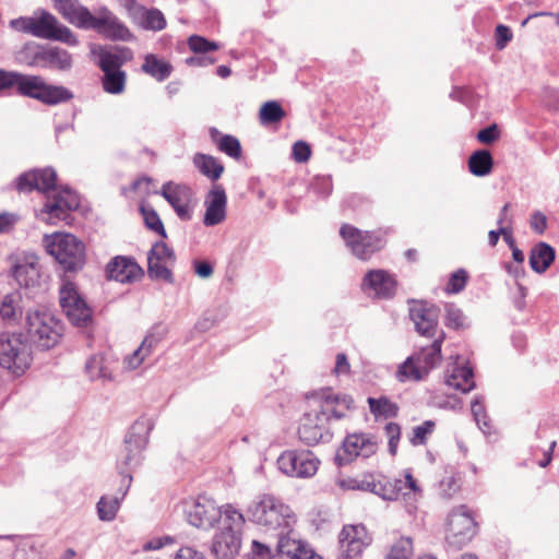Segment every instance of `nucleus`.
Instances as JSON below:
<instances>
[{"instance_id":"obj_1","label":"nucleus","mask_w":559,"mask_h":559,"mask_svg":"<svg viewBox=\"0 0 559 559\" xmlns=\"http://www.w3.org/2000/svg\"><path fill=\"white\" fill-rule=\"evenodd\" d=\"M57 174L55 169L47 167L43 169H33L20 175L16 178L15 187L20 192H32L37 190L47 195V201L40 211V217L48 224L66 222L70 217V212L80 205V199L76 192L69 188L57 190Z\"/></svg>"},{"instance_id":"obj_2","label":"nucleus","mask_w":559,"mask_h":559,"mask_svg":"<svg viewBox=\"0 0 559 559\" xmlns=\"http://www.w3.org/2000/svg\"><path fill=\"white\" fill-rule=\"evenodd\" d=\"M317 399L321 402L320 409L305 414L298 429L299 439L307 445H316L321 441H329L331 439L329 429L330 417L340 419L344 416V414L336 409L329 408V405L338 401L337 396L332 395L330 389H325L317 394Z\"/></svg>"},{"instance_id":"obj_3","label":"nucleus","mask_w":559,"mask_h":559,"mask_svg":"<svg viewBox=\"0 0 559 559\" xmlns=\"http://www.w3.org/2000/svg\"><path fill=\"white\" fill-rule=\"evenodd\" d=\"M249 520L269 530H286L290 526L293 512L281 499L273 495H261L253 500L248 509Z\"/></svg>"},{"instance_id":"obj_4","label":"nucleus","mask_w":559,"mask_h":559,"mask_svg":"<svg viewBox=\"0 0 559 559\" xmlns=\"http://www.w3.org/2000/svg\"><path fill=\"white\" fill-rule=\"evenodd\" d=\"M44 245L66 272H76L85 264V246L71 234L45 236Z\"/></svg>"},{"instance_id":"obj_5","label":"nucleus","mask_w":559,"mask_h":559,"mask_svg":"<svg viewBox=\"0 0 559 559\" xmlns=\"http://www.w3.org/2000/svg\"><path fill=\"white\" fill-rule=\"evenodd\" d=\"M29 341L40 349H49L62 336V323L46 310H28L25 324Z\"/></svg>"},{"instance_id":"obj_6","label":"nucleus","mask_w":559,"mask_h":559,"mask_svg":"<svg viewBox=\"0 0 559 559\" xmlns=\"http://www.w3.org/2000/svg\"><path fill=\"white\" fill-rule=\"evenodd\" d=\"M14 87L19 95L34 98L49 106L67 103L73 98L71 91L63 86L50 85L39 75L16 72Z\"/></svg>"},{"instance_id":"obj_7","label":"nucleus","mask_w":559,"mask_h":559,"mask_svg":"<svg viewBox=\"0 0 559 559\" xmlns=\"http://www.w3.org/2000/svg\"><path fill=\"white\" fill-rule=\"evenodd\" d=\"M31 347L20 333H0V366L20 377L31 366Z\"/></svg>"},{"instance_id":"obj_8","label":"nucleus","mask_w":559,"mask_h":559,"mask_svg":"<svg viewBox=\"0 0 559 559\" xmlns=\"http://www.w3.org/2000/svg\"><path fill=\"white\" fill-rule=\"evenodd\" d=\"M340 235L350 252L360 260H368L381 250L385 240L378 231H364L349 224H343Z\"/></svg>"},{"instance_id":"obj_9","label":"nucleus","mask_w":559,"mask_h":559,"mask_svg":"<svg viewBox=\"0 0 559 559\" xmlns=\"http://www.w3.org/2000/svg\"><path fill=\"white\" fill-rule=\"evenodd\" d=\"M476 522L465 506L451 510L447 519L445 542L448 547L459 550L472 540Z\"/></svg>"},{"instance_id":"obj_10","label":"nucleus","mask_w":559,"mask_h":559,"mask_svg":"<svg viewBox=\"0 0 559 559\" xmlns=\"http://www.w3.org/2000/svg\"><path fill=\"white\" fill-rule=\"evenodd\" d=\"M150 427L142 421L132 425L124 439L123 457L118 464L122 479L127 474L131 475L134 467L139 466L142 460V452L148 442Z\"/></svg>"},{"instance_id":"obj_11","label":"nucleus","mask_w":559,"mask_h":559,"mask_svg":"<svg viewBox=\"0 0 559 559\" xmlns=\"http://www.w3.org/2000/svg\"><path fill=\"white\" fill-rule=\"evenodd\" d=\"M60 306L69 321L76 326H86L92 321V309L78 292L74 283L63 280L59 289Z\"/></svg>"},{"instance_id":"obj_12","label":"nucleus","mask_w":559,"mask_h":559,"mask_svg":"<svg viewBox=\"0 0 559 559\" xmlns=\"http://www.w3.org/2000/svg\"><path fill=\"white\" fill-rule=\"evenodd\" d=\"M277 465L288 476L307 478L317 473L319 460L310 451L288 450L280 455Z\"/></svg>"},{"instance_id":"obj_13","label":"nucleus","mask_w":559,"mask_h":559,"mask_svg":"<svg viewBox=\"0 0 559 559\" xmlns=\"http://www.w3.org/2000/svg\"><path fill=\"white\" fill-rule=\"evenodd\" d=\"M86 29H94L110 40L132 41L133 34L110 10L100 8L97 15H91Z\"/></svg>"},{"instance_id":"obj_14","label":"nucleus","mask_w":559,"mask_h":559,"mask_svg":"<svg viewBox=\"0 0 559 559\" xmlns=\"http://www.w3.org/2000/svg\"><path fill=\"white\" fill-rule=\"evenodd\" d=\"M186 516L191 525L206 530L222 518V509L216 506L214 500L199 496L187 504Z\"/></svg>"},{"instance_id":"obj_15","label":"nucleus","mask_w":559,"mask_h":559,"mask_svg":"<svg viewBox=\"0 0 559 559\" xmlns=\"http://www.w3.org/2000/svg\"><path fill=\"white\" fill-rule=\"evenodd\" d=\"M33 36L46 39L60 40L69 45H76L78 40L70 28L60 24L58 20L47 11H40L34 15Z\"/></svg>"},{"instance_id":"obj_16","label":"nucleus","mask_w":559,"mask_h":559,"mask_svg":"<svg viewBox=\"0 0 559 559\" xmlns=\"http://www.w3.org/2000/svg\"><path fill=\"white\" fill-rule=\"evenodd\" d=\"M160 194L171 205L180 219L190 221L192 218L190 203L193 192L189 186L167 181L162 186Z\"/></svg>"},{"instance_id":"obj_17","label":"nucleus","mask_w":559,"mask_h":559,"mask_svg":"<svg viewBox=\"0 0 559 559\" xmlns=\"http://www.w3.org/2000/svg\"><path fill=\"white\" fill-rule=\"evenodd\" d=\"M377 442L372 437L365 433H354L348 436L336 453V461L340 465L352 462L357 456L369 457L377 451Z\"/></svg>"},{"instance_id":"obj_18","label":"nucleus","mask_w":559,"mask_h":559,"mask_svg":"<svg viewBox=\"0 0 559 559\" xmlns=\"http://www.w3.org/2000/svg\"><path fill=\"white\" fill-rule=\"evenodd\" d=\"M409 318L420 335L438 337L439 309L436 306L414 301L409 307Z\"/></svg>"},{"instance_id":"obj_19","label":"nucleus","mask_w":559,"mask_h":559,"mask_svg":"<svg viewBox=\"0 0 559 559\" xmlns=\"http://www.w3.org/2000/svg\"><path fill=\"white\" fill-rule=\"evenodd\" d=\"M242 533L230 527H219L213 536L210 551L215 559H231L241 548Z\"/></svg>"},{"instance_id":"obj_20","label":"nucleus","mask_w":559,"mask_h":559,"mask_svg":"<svg viewBox=\"0 0 559 559\" xmlns=\"http://www.w3.org/2000/svg\"><path fill=\"white\" fill-rule=\"evenodd\" d=\"M371 543L364 525H345L340 534V549L343 556L348 559L359 556Z\"/></svg>"},{"instance_id":"obj_21","label":"nucleus","mask_w":559,"mask_h":559,"mask_svg":"<svg viewBox=\"0 0 559 559\" xmlns=\"http://www.w3.org/2000/svg\"><path fill=\"white\" fill-rule=\"evenodd\" d=\"M204 205L205 214L203 224L205 226L212 227L225 221L227 197L222 185H213L212 189L206 194Z\"/></svg>"},{"instance_id":"obj_22","label":"nucleus","mask_w":559,"mask_h":559,"mask_svg":"<svg viewBox=\"0 0 559 559\" xmlns=\"http://www.w3.org/2000/svg\"><path fill=\"white\" fill-rule=\"evenodd\" d=\"M276 550L281 559H322L306 544L283 532L278 534Z\"/></svg>"},{"instance_id":"obj_23","label":"nucleus","mask_w":559,"mask_h":559,"mask_svg":"<svg viewBox=\"0 0 559 559\" xmlns=\"http://www.w3.org/2000/svg\"><path fill=\"white\" fill-rule=\"evenodd\" d=\"M106 272L109 280L130 283L142 274V269L129 258L116 257L108 263Z\"/></svg>"},{"instance_id":"obj_24","label":"nucleus","mask_w":559,"mask_h":559,"mask_svg":"<svg viewBox=\"0 0 559 559\" xmlns=\"http://www.w3.org/2000/svg\"><path fill=\"white\" fill-rule=\"evenodd\" d=\"M362 286L371 289L378 297L390 298L395 294L396 282L386 271L371 270L365 275Z\"/></svg>"},{"instance_id":"obj_25","label":"nucleus","mask_w":559,"mask_h":559,"mask_svg":"<svg viewBox=\"0 0 559 559\" xmlns=\"http://www.w3.org/2000/svg\"><path fill=\"white\" fill-rule=\"evenodd\" d=\"M55 8L69 23L86 29L92 13L79 0H55Z\"/></svg>"},{"instance_id":"obj_26","label":"nucleus","mask_w":559,"mask_h":559,"mask_svg":"<svg viewBox=\"0 0 559 559\" xmlns=\"http://www.w3.org/2000/svg\"><path fill=\"white\" fill-rule=\"evenodd\" d=\"M132 483V476L127 474L124 479H121V487L119 489L120 496L108 497L103 496L97 502V514L100 521H112L120 508L122 499L126 497Z\"/></svg>"},{"instance_id":"obj_27","label":"nucleus","mask_w":559,"mask_h":559,"mask_svg":"<svg viewBox=\"0 0 559 559\" xmlns=\"http://www.w3.org/2000/svg\"><path fill=\"white\" fill-rule=\"evenodd\" d=\"M23 297L17 290L4 295L0 301V318L7 325L19 324L23 317Z\"/></svg>"},{"instance_id":"obj_28","label":"nucleus","mask_w":559,"mask_h":559,"mask_svg":"<svg viewBox=\"0 0 559 559\" xmlns=\"http://www.w3.org/2000/svg\"><path fill=\"white\" fill-rule=\"evenodd\" d=\"M32 63H41L44 67L66 71L72 67V56L67 50L57 47L36 50Z\"/></svg>"},{"instance_id":"obj_29","label":"nucleus","mask_w":559,"mask_h":559,"mask_svg":"<svg viewBox=\"0 0 559 559\" xmlns=\"http://www.w3.org/2000/svg\"><path fill=\"white\" fill-rule=\"evenodd\" d=\"M133 59L129 47L116 46L112 50H103L99 53V68L103 72L121 70V67Z\"/></svg>"},{"instance_id":"obj_30","label":"nucleus","mask_w":559,"mask_h":559,"mask_svg":"<svg viewBox=\"0 0 559 559\" xmlns=\"http://www.w3.org/2000/svg\"><path fill=\"white\" fill-rule=\"evenodd\" d=\"M445 382L449 386L454 388L463 393H467L475 388L474 373L471 367L453 364L448 369Z\"/></svg>"},{"instance_id":"obj_31","label":"nucleus","mask_w":559,"mask_h":559,"mask_svg":"<svg viewBox=\"0 0 559 559\" xmlns=\"http://www.w3.org/2000/svg\"><path fill=\"white\" fill-rule=\"evenodd\" d=\"M556 251L546 242H538L535 245L531 252L528 262L532 270L538 274H543L555 261Z\"/></svg>"},{"instance_id":"obj_32","label":"nucleus","mask_w":559,"mask_h":559,"mask_svg":"<svg viewBox=\"0 0 559 559\" xmlns=\"http://www.w3.org/2000/svg\"><path fill=\"white\" fill-rule=\"evenodd\" d=\"M444 333L440 332V335L433 340L430 346L423 347L419 352L413 355L417 362L424 367L423 371L426 376L441 359V345Z\"/></svg>"},{"instance_id":"obj_33","label":"nucleus","mask_w":559,"mask_h":559,"mask_svg":"<svg viewBox=\"0 0 559 559\" xmlns=\"http://www.w3.org/2000/svg\"><path fill=\"white\" fill-rule=\"evenodd\" d=\"M134 20L139 23V25L142 28L154 32L164 29L167 24L163 12L155 8H136V13H134Z\"/></svg>"},{"instance_id":"obj_34","label":"nucleus","mask_w":559,"mask_h":559,"mask_svg":"<svg viewBox=\"0 0 559 559\" xmlns=\"http://www.w3.org/2000/svg\"><path fill=\"white\" fill-rule=\"evenodd\" d=\"M159 342V337L154 334H148L144 337L141 345L130 355H128L123 365L126 369L134 370L141 366V364L148 357L153 349Z\"/></svg>"},{"instance_id":"obj_35","label":"nucleus","mask_w":559,"mask_h":559,"mask_svg":"<svg viewBox=\"0 0 559 559\" xmlns=\"http://www.w3.org/2000/svg\"><path fill=\"white\" fill-rule=\"evenodd\" d=\"M141 70L154 78L156 81L163 82L170 76L173 66L169 62L159 59L156 55L148 53L144 57Z\"/></svg>"},{"instance_id":"obj_36","label":"nucleus","mask_w":559,"mask_h":559,"mask_svg":"<svg viewBox=\"0 0 559 559\" xmlns=\"http://www.w3.org/2000/svg\"><path fill=\"white\" fill-rule=\"evenodd\" d=\"M85 371L92 381L100 380L106 382L112 380L108 359L102 354L93 355L87 359Z\"/></svg>"},{"instance_id":"obj_37","label":"nucleus","mask_w":559,"mask_h":559,"mask_svg":"<svg viewBox=\"0 0 559 559\" xmlns=\"http://www.w3.org/2000/svg\"><path fill=\"white\" fill-rule=\"evenodd\" d=\"M193 164L203 176L213 181L217 180L224 173L223 164L211 155L197 153L193 156Z\"/></svg>"},{"instance_id":"obj_38","label":"nucleus","mask_w":559,"mask_h":559,"mask_svg":"<svg viewBox=\"0 0 559 559\" xmlns=\"http://www.w3.org/2000/svg\"><path fill=\"white\" fill-rule=\"evenodd\" d=\"M493 159L489 151H475L468 158V169L477 177H484L491 173Z\"/></svg>"},{"instance_id":"obj_39","label":"nucleus","mask_w":559,"mask_h":559,"mask_svg":"<svg viewBox=\"0 0 559 559\" xmlns=\"http://www.w3.org/2000/svg\"><path fill=\"white\" fill-rule=\"evenodd\" d=\"M127 82V73L122 70H112L104 72L103 88L105 92L119 95L124 92Z\"/></svg>"},{"instance_id":"obj_40","label":"nucleus","mask_w":559,"mask_h":559,"mask_svg":"<svg viewBox=\"0 0 559 559\" xmlns=\"http://www.w3.org/2000/svg\"><path fill=\"white\" fill-rule=\"evenodd\" d=\"M210 132L212 140L216 142L219 151L233 158H239L241 156V145L237 138L226 134L216 140V136L219 134L218 130L212 128Z\"/></svg>"},{"instance_id":"obj_41","label":"nucleus","mask_w":559,"mask_h":559,"mask_svg":"<svg viewBox=\"0 0 559 559\" xmlns=\"http://www.w3.org/2000/svg\"><path fill=\"white\" fill-rule=\"evenodd\" d=\"M423 370L424 367H421V365H419L412 355L399 366L396 379L400 382H405L407 380L419 381L426 376Z\"/></svg>"},{"instance_id":"obj_42","label":"nucleus","mask_w":559,"mask_h":559,"mask_svg":"<svg viewBox=\"0 0 559 559\" xmlns=\"http://www.w3.org/2000/svg\"><path fill=\"white\" fill-rule=\"evenodd\" d=\"M260 122L264 126L280 122L285 117V111L276 100L264 103L260 109Z\"/></svg>"},{"instance_id":"obj_43","label":"nucleus","mask_w":559,"mask_h":559,"mask_svg":"<svg viewBox=\"0 0 559 559\" xmlns=\"http://www.w3.org/2000/svg\"><path fill=\"white\" fill-rule=\"evenodd\" d=\"M368 405L370 412L376 416H383L385 418L395 417L399 412V407L395 403L391 402L388 397H369Z\"/></svg>"},{"instance_id":"obj_44","label":"nucleus","mask_w":559,"mask_h":559,"mask_svg":"<svg viewBox=\"0 0 559 559\" xmlns=\"http://www.w3.org/2000/svg\"><path fill=\"white\" fill-rule=\"evenodd\" d=\"M173 262L159 261V260H147V274L152 280L164 281L173 284L174 276L170 269L167 266Z\"/></svg>"},{"instance_id":"obj_45","label":"nucleus","mask_w":559,"mask_h":559,"mask_svg":"<svg viewBox=\"0 0 559 559\" xmlns=\"http://www.w3.org/2000/svg\"><path fill=\"white\" fill-rule=\"evenodd\" d=\"M13 275L21 286L28 287L36 283L39 273L34 263H25L15 265Z\"/></svg>"},{"instance_id":"obj_46","label":"nucleus","mask_w":559,"mask_h":559,"mask_svg":"<svg viewBox=\"0 0 559 559\" xmlns=\"http://www.w3.org/2000/svg\"><path fill=\"white\" fill-rule=\"evenodd\" d=\"M222 518L223 522L221 527H230L233 531L237 530L239 533H242L245 518L240 511L230 504H226L222 509Z\"/></svg>"},{"instance_id":"obj_47","label":"nucleus","mask_w":559,"mask_h":559,"mask_svg":"<svg viewBox=\"0 0 559 559\" xmlns=\"http://www.w3.org/2000/svg\"><path fill=\"white\" fill-rule=\"evenodd\" d=\"M471 411H472L473 417H474L477 426L479 427V429L484 433H488L490 431L491 426H490L488 416L485 411L483 396H476L473 400L472 405H471Z\"/></svg>"},{"instance_id":"obj_48","label":"nucleus","mask_w":559,"mask_h":559,"mask_svg":"<svg viewBox=\"0 0 559 559\" xmlns=\"http://www.w3.org/2000/svg\"><path fill=\"white\" fill-rule=\"evenodd\" d=\"M413 555V542L408 537H402L393 544L385 559H409Z\"/></svg>"},{"instance_id":"obj_49","label":"nucleus","mask_w":559,"mask_h":559,"mask_svg":"<svg viewBox=\"0 0 559 559\" xmlns=\"http://www.w3.org/2000/svg\"><path fill=\"white\" fill-rule=\"evenodd\" d=\"M358 484V490L374 492L385 500H395L397 498V491L394 489L386 490L384 486L373 480L359 479Z\"/></svg>"},{"instance_id":"obj_50","label":"nucleus","mask_w":559,"mask_h":559,"mask_svg":"<svg viewBox=\"0 0 559 559\" xmlns=\"http://www.w3.org/2000/svg\"><path fill=\"white\" fill-rule=\"evenodd\" d=\"M147 260L175 262L176 257L174 250L169 248L165 242L157 241L148 251Z\"/></svg>"},{"instance_id":"obj_51","label":"nucleus","mask_w":559,"mask_h":559,"mask_svg":"<svg viewBox=\"0 0 559 559\" xmlns=\"http://www.w3.org/2000/svg\"><path fill=\"white\" fill-rule=\"evenodd\" d=\"M433 428L435 423L432 420H426L421 425L414 427L409 442L415 447L425 444L428 435L433 431Z\"/></svg>"},{"instance_id":"obj_52","label":"nucleus","mask_w":559,"mask_h":559,"mask_svg":"<svg viewBox=\"0 0 559 559\" xmlns=\"http://www.w3.org/2000/svg\"><path fill=\"white\" fill-rule=\"evenodd\" d=\"M445 325L452 329L464 326L465 317L463 311L453 304L445 305Z\"/></svg>"},{"instance_id":"obj_53","label":"nucleus","mask_w":559,"mask_h":559,"mask_svg":"<svg viewBox=\"0 0 559 559\" xmlns=\"http://www.w3.org/2000/svg\"><path fill=\"white\" fill-rule=\"evenodd\" d=\"M145 225L155 233L159 234L162 237H166V230L164 225L158 216V214L153 209L141 207Z\"/></svg>"},{"instance_id":"obj_54","label":"nucleus","mask_w":559,"mask_h":559,"mask_svg":"<svg viewBox=\"0 0 559 559\" xmlns=\"http://www.w3.org/2000/svg\"><path fill=\"white\" fill-rule=\"evenodd\" d=\"M188 45L190 49L195 53H204L211 50H216L218 48L216 43L210 41L198 35L190 36L188 39Z\"/></svg>"},{"instance_id":"obj_55","label":"nucleus","mask_w":559,"mask_h":559,"mask_svg":"<svg viewBox=\"0 0 559 559\" xmlns=\"http://www.w3.org/2000/svg\"><path fill=\"white\" fill-rule=\"evenodd\" d=\"M384 432L388 438L389 452L391 455H395L401 438V427L396 423H389L384 427Z\"/></svg>"},{"instance_id":"obj_56","label":"nucleus","mask_w":559,"mask_h":559,"mask_svg":"<svg viewBox=\"0 0 559 559\" xmlns=\"http://www.w3.org/2000/svg\"><path fill=\"white\" fill-rule=\"evenodd\" d=\"M310 187L314 193L321 197H328L332 192V179L330 176H316L313 177Z\"/></svg>"},{"instance_id":"obj_57","label":"nucleus","mask_w":559,"mask_h":559,"mask_svg":"<svg viewBox=\"0 0 559 559\" xmlns=\"http://www.w3.org/2000/svg\"><path fill=\"white\" fill-rule=\"evenodd\" d=\"M467 281V273L464 270H457L455 271L448 283V292L457 294L462 292L466 285Z\"/></svg>"},{"instance_id":"obj_58","label":"nucleus","mask_w":559,"mask_h":559,"mask_svg":"<svg viewBox=\"0 0 559 559\" xmlns=\"http://www.w3.org/2000/svg\"><path fill=\"white\" fill-rule=\"evenodd\" d=\"M513 34L512 31L503 25L499 24L497 25L495 29V39H496V47L498 50H502L507 47V45L512 40Z\"/></svg>"},{"instance_id":"obj_59","label":"nucleus","mask_w":559,"mask_h":559,"mask_svg":"<svg viewBox=\"0 0 559 559\" xmlns=\"http://www.w3.org/2000/svg\"><path fill=\"white\" fill-rule=\"evenodd\" d=\"M292 155L297 163H305L310 158L311 148L306 142L297 141L293 145Z\"/></svg>"},{"instance_id":"obj_60","label":"nucleus","mask_w":559,"mask_h":559,"mask_svg":"<svg viewBox=\"0 0 559 559\" xmlns=\"http://www.w3.org/2000/svg\"><path fill=\"white\" fill-rule=\"evenodd\" d=\"M499 129L496 123L490 124L477 133V140L484 144H491L499 138Z\"/></svg>"},{"instance_id":"obj_61","label":"nucleus","mask_w":559,"mask_h":559,"mask_svg":"<svg viewBox=\"0 0 559 559\" xmlns=\"http://www.w3.org/2000/svg\"><path fill=\"white\" fill-rule=\"evenodd\" d=\"M10 26L17 32H23L33 35L34 16H22L14 19L10 22Z\"/></svg>"},{"instance_id":"obj_62","label":"nucleus","mask_w":559,"mask_h":559,"mask_svg":"<svg viewBox=\"0 0 559 559\" xmlns=\"http://www.w3.org/2000/svg\"><path fill=\"white\" fill-rule=\"evenodd\" d=\"M250 559H271L273 552L271 548L258 540H253L251 545Z\"/></svg>"},{"instance_id":"obj_63","label":"nucleus","mask_w":559,"mask_h":559,"mask_svg":"<svg viewBox=\"0 0 559 559\" xmlns=\"http://www.w3.org/2000/svg\"><path fill=\"white\" fill-rule=\"evenodd\" d=\"M530 226L536 234H544L547 228L546 215L540 211L533 212L530 219Z\"/></svg>"},{"instance_id":"obj_64","label":"nucleus","mask_w":559,"mask_h":559,"mask_svg":"<svg viewBox=\"0 0 559 559\" xmlns=\"http://www.w3.org/2000/svg\"><path fill=\"white\" fill-rule=\"evenodd\" d=\"M175 559H205V556L191 546H183L176 552Z\"/></svg>"}]
</instances>
